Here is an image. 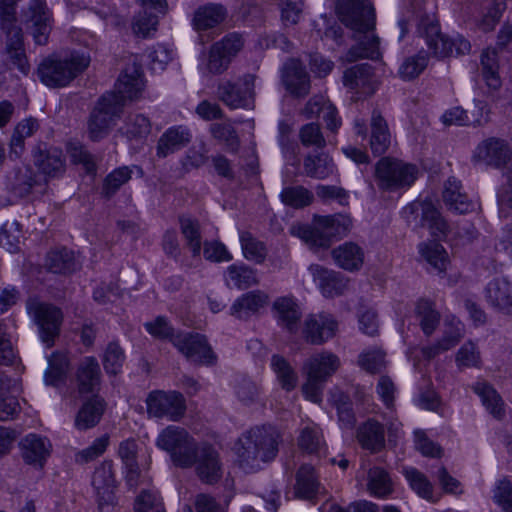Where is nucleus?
Masks as SVG:
<instances>
[{
	"mask_svg": "<svg viewBox=\"0 0 512 512\" xmlns=\"http://www.w3.org/2000/svg\"><path fill=\"white\" fill-rule=\"evenodd\" d=\"M156 445L167 451L175 465L188 468L196 465L199 478L208 484L221 477L218 452L207 443L198 445L189 433L178 426H168L158 435Z\"/></svg>",
	"mask_w": 512,
	"mask_h": 512,
	"instance_id": "nucleus-1",
	"label": "nucleus"
},
{
	"mask_svg": "<svg viewBox=\"0 0 512 512\" xmlns=\"http://www.w3.org/2000/svg\"><path fill=\"white\" fill-rule=\"evenodd\" d=\"M336 12L341 22L354 31L357 44L352 46L346 59L355 62L359 59L380 57L379 38L372 32L375 28L374 8L368 0H337Z\"/></svg>",
	"mask_w": 512,
	"mask_h": 512,
	"instance_id": "nucleus-2",
	"label": "nucleus"
},
{
	"mask_svg": "<svg viewBox=\"0 0 512 512\" xmlns=\"http://www.w3.org/2000/svg\"><path fill=\"white\" fill-rule=\"evenodd\" d=\"M279 441L272 426H256L242 433L234 446L238 466L246 473L261 470L276 458Z\"/></svg>",
	"mask_w": 512,
	"mask_h": 512,
	"instance_id": "nucleus-3",
	"label": "nucleus"
},
{
	"mask_svg": "<svg viewBox=\"0 0 512 512\" xmlns=\"http://www.w3.org/2000/svg\"><path fill=\"white\" fill-rule=\"evenodd\" d=\"M351 227L352 220L348 215L335 214L316 216L312 225H294L291 228V232L311 248H328L333 239L346 236Z\"/></svg>",
	"mask_w": 512,
	"mask_h": 512,
	"instance_id": "nucleus-4",
	"label": "nucleus"
},
{
	"mask_svg": "<svg viewBox=\"0 0 512 512\" xmlns=\"http://www.w3.org/2000/svg\"><path fill=\"white\" fill-rule=\"evenodd\" d=\"M416 32L424 38L431 52L437 58L452 55H465L471 51L470 42L461 35L449 37L441 33L438 21L433 14L421 13L417 15Z\"/></svg>",
	"mask_w": 512,
	"mask_h": 512,
	"instance_id": "nucleus-5",
	"label": "nucleus"
},
{
	"mask_svg": "<svg viewBox=\"0 0 512 512\" xmlns=\"http://www.w3.org/2000/svg\"><path fill=\"white\" fill-rule=\"evenodd\" d=\"M89 65L84 54L72 52L66 58L50 56L42 60L37 68L40 81L50 88L65 87Z\"/></svg>",
	"mask_w": 512,
	"mask_h": 512,
	"instance_id": "nucleus-6",
	"label": "nucleus"
},
{
	"mask_svg": "<svg viewBox=\"0 0 512 512\" xmlns=\"http://www.w3.org/2000/svg\"><path fill=\"white\" fill-rule=\"evenodd\" d=\"M374 175L379 189L394 192L409 188L417 179L418 168L399 159L383 157L377 162Z\"/></svg>",
	"mask_w": 512,
	"mask_h": 512,
	"instance_id": "nucleus-7",
	"label": "nucleus"
},
{
	"mask_svg": "<svg viewBox=\"0 0 512 512\" xmlns=\"http://www.w3.org/2000/svg\"><path fill=\"white\" fill-rule=\"evenodd\" d=\"M172 344L193 364L210 366L216 363L217 356L203 334L179 332L172 338Z\"/></svg>",
	"mask_w": 512,
	"mask_h": 512,
	"instance_id": "nucleus-8",
	"label": "nucleus"
},
{
	"mask_svg": "<svg viewBox=\"0 0 512 512\" xmlns=\"http://www.w3.org/2000/svg\"><path fill=\"white\" fill-rule=\"evenodd\" d=\"M402 215L408 224L427 227L433 236L447 234L448 224L431 201H414L404 207Z\"/></svg>",
	"mask_w": 512,
	"mask_h": 512,
	"instance_id": "nucleus-9",
	"label": "nucleus"
},
{
	"mask_svg": "<svg viewBox=\"0 0 512 512\" xmlns=\"http://www.w3.org/2000/svg\"><path fill=\"white\" fill-rule=\"evenodd\" d=\"M255 76L246 74L237 81L222 80L217 87V96L231 109L250 108L254 102Z\"/></svg>",
	"mask_w": 512,
	"mask_h": 512,
	"instance_id": "nucleus-10",
	"label": "nucleus"
},
{
	"mask_svg": "<svg viewBox=\"0 0 512 512\" xmlns=\"http://www.w3.org/2000/svg\"><path fill=\"white\" fill-rule=\"evenodd\" d=\"M27 309L38 326L43 343L47 347L53 346L63 320L61 310L51 304L36 301L28 302Z\"/></svg>",
	"mask_w": 512,
	"mask_h": 512,
	"instance_id": "nucleus-11",
	"label": "nucleus"
},
{
	"mask_svg": "<svg viewBox=\"0 0 512 512\" xmlns=\"http://www.w3.org/2000/svg\"><path fill=\"white\" fill-rule=\"evenodd\" d=\"M146 404L149 416L171 421H178L186 410L184 397L175 391H153L148 395Z\"/></svg>",
	"mask_w": 512,
	"mask_h": 512,
	"instance_id": "nucleus-12",
	"label": "nucleus"
},
{
	"mask_svg": "<svg viewBox=\"0 0 512 512\" xmlns=\"http://www.w3.org/2000/svg\"><path fill=\"white\" fill-rule=\"evenodd\" d=\"M338 322L329 313L321 312L306 316L301 334L311 345H322L332 339L337 332Z\"/></svg>",
	"mask_w": 512,
	"mask_h": 512,
	"instance_id": "nucleus-13",
	"label": "nucleus"
},
{
	"mask_svg": "<svg viewBox=\"0 0 512 512\" xmlns=\"http://www.w3.org/2000/svg\"><path fill=\"white\" fill-rule=\"evenodd\" d=\"M25 23L36 44L48 43L52 19L45 0H31L28 11L25 13Z\"/></svg>",
	"mask_w": 512,
	"mask_h": 512,
	"instance_id": "nucleus-14",
	"label": "nucleus"
},
{
	"mask_svg": "<svg viewBox=\"0 0 512 512\" xmlns=\"http://www.w3.org/2000/svg\"><path fill=\"white\" fill-rule=\"evenodd\" d=\"M34 163L47 178L61 177L65 170V156L61 149L39 144L33 151Z\"/></svg>",
	"mask_w": 512,
	"mask_h": 512,
	"instance_id": "nucleus-15",
	"label": "nucleus"
},
{
	"mask_svg": "<svg viewBox=\"0 0 512 512\" xmlns=\"http://www.w3.org/2000/svg\"><path fill=\"white\" fill-rule=\"evenodd\" d=\"M139 2L143 11L140 12L133 22V31L136 35L148 37L151 32H155L158 25L159 15H164L167 11L166 0H136Z\"/></svg>",
	"mask_w": 512,
	"mask_h": 512,
	"instance_id": "nucleus-16",
	"label": "nucleus"
},
{
	"mask_svg": "<svg viewBox=\"0 0 512 512\" xmlns=\"http://www.w3.org/2000/svg\"><path fill=\"white\" fill-rule=\"evenodd\" d=\"M281 78L286 90L295 97H305L310 91L309 74L298 59L285 62Z\"/></svg>",
	"mask_w": 512,
	"mask_h": 512,
	"instance_id": "nucleus-17",
	"label": "nucleus"
},
{
	"mask_svg": "<svg viewBox=\"0 0 512 512\" xmlns=\"http://www.w3.org/2000/svg\"><path fill=\"white\" fill-rule=\"evenodd\" d=\"M19 447L24 462L36 468H43L52 449L48 438L35 433L24 436Z\"/></svg>",
	"mask_w": 512,
	"mask_h": 512,
	"instance_id": "nucleus-18",
	"label": "nucleus"
},
{
	"mask_svg": "<svg viewBox=\"0 0 512 512\" xmlns=\"http://www.w3.org/2000/svg\"><path fill=\"white\" fill-rule=\"evenodd\" d=\"M92 485L96 491L98 506L100 510L114 505L115 501V478L113 466L109 462L102 463L96 468L92 476Z\"/></svg>",
	"mask_w": 512,
	"mask_h": 512,
	"instance_id": "nucleus-19",
	"label": "nucleus"
},
{
	"mask_svg": "<svg viewBox=\"0 0 512 512\" xmlns=\"http://www.w3.org/2000/svg\"><path fill=\"white\" fill-rule=\"evenodd\" d=\"M511 157L508 144L498 138H488L476 147L473 159L494 167L504 166Z\"/></svg>",
	"mask_w": 512,
	"mask_h": 512,
	"instance_id": "nucleus-20",
	"label": "nucleus"
},
{
	"mask_svg": "<svg viewBox=\"0 0 512 512\" xmlns=\"http://www.w3.org/2000/svg\"><path fill=\"white\" fill-rule=\"evenodd\" d=\"M144 86L145 81L141 65L133 62L120 74L115 84V90L126 100H135L141 96Z\"/></svg>",
	"mask_w": 512,
	"mask_h": 512,
	"instance_id": "nucleus-21",
	"label": "nucleus"
},
{
	"mask_svg": "<svg viewBox=\"0 0 512 512\" xmlns=\"http://www.w3.org/2000/svg\"><path fill=\"white\" fill-rule=\"evenodd\" d=\"M191 139L192 134L187 126H172L160 136L156 147V155L159 158H165L186 147Z\"/></svg>",
	"mask_w": 512,
	"mask_h": 512,
	"instance_id": "nucleus-22",
	"label": "nucleus"
},
{
	"mask_svg": "<svg viewBox=\"0 0 512 512\" xmlns=\"http://www.w3.org/2000/svg\"><path fill=\"white\" fill-rule=\"evenodd\" d=\"M101 368L96 358H83L76 371L77 389L80 394L94 393L101 385Z\"/></svg>",
	"mask_w": 512,
	"mask_h": 512,
	"instance_id": "nucleus-23",
	"label": "nucleus"
},
{
	"mask_svg": "<svg viewBox=\"0 0 512 512\" xmlns=\"http://www.w3.org/2000/svg\"><path fill=\"white\" fill-rule=\"evenodd\" d=\"M118 455L126 469V483L131 489H135L141 483V471L139 469L138 443L134 438H129L120 442Z\"/></svg>",
	"mask_w": 512,
	"mask_h": 512,
	"instance_id": "nucleus-24",
	"label": "nucleus"
},
{
	"mask_svg": "<svg viewBox=\"0 0 512 512\" xmlns=\"http://www.w3.org/2000/svg\"><path fill=\"white\" fill-rule=\"evenodd\" d=\"M339 367L340 359L336 354L330 351H322L311 356L305 362L303 369L307 376L327 381Z\"/></svg>",
	"mask_w": 512,
	"mask_h": 512,
	"instance_id": "nucleus-25",
	"label": "nucleus"
},
{
	"mask_svg": "<svg viewBox=\"0 0 512 512\" xmlns=\"http://www.w3.org/2000/svg\"><path fill=\"white\" fill-rule=\"evenodd\" d=\"M3 32L7 37L5 52L8 59L23 75H27L30 71V65L25 54L21 28L3 29Z\"/></svg>",
	"mask_w": 512,
	"mask_h": 512,
	"instance_id": "nucleus-26",
	"label": "nucleus"
},
{
	"mask_svg": "<svg viewBox=\"0 0 512 512\" xmlns=\"http://www.w3.org/2000/svg\"><path fill=\"white\" fill-rule=\"evenodd\" d=\"M309 270L314 279L318 281L321 292L325 297L340 295L347 288V280L339 272L328 270L320 265H311Z\"/></svg>",
	"mask_w": 512,
	"mask_h": 512,
	"instance_id": "nucleus-27",
	"label": "nucleus"
},
{
	"mask_svg": "<svg viewBox=\"0 0 512 512\" xmlns=\"http://www.w3.org/2000/svg\"><path fill=\"white\" fill-rule=\"evenodd\" d=\"M273 309L276 312L279 325L290 334H296L302 317V312L296 300L291 297H280L275 300Z\"/></svg>",
	"mask_w": 512,
	"mask_h": 512,
	"instance_id": "nucleus-28",
	"label": "nucleus"
},
{
	"mask_svg": "<svg viewBox=\"0 0 512 512\" xmlns=\"http://www.w3.org/2000/svg\"><path fill=\"white\" fill-rule=\"evenodd\" d=\"M106 403L103 398L94 396L85 401L76 414L74 426L79 431L95 427L101 420Z\"/></svg>",
	"mask_w": 512,
	"mask_h": 512,
	"instance_id": "nucleus-29",
	"label": "nucleus"
},
{
	"mask_svg": "<svg viewBox=\"0 0 512 512\" xmlns=\"http://www.w3.org/2000/svg\"><path fill=\"white\" fill-rule=\"evenodd\" d=\"M486 299L505 313L512 312V286L505 278H495L486 287Z\"/></svg>",
	"mask_w": 512,
	"mask_h": 512,
	"instance_id": "nucleus-30",
	"label": "nucleus"
},
{
	"mask_svg": "<svg viewBox=\"0 0 512 512\" xmlns=\"http://www.w3.org/2000/svg\"><path fill=\"white\" fill-rule=\"evenodd\" d=\"M332 257L340 268L350 272L359 270L364 262L363 249L353 242H345L333 249Z\"/></svg>",
	"mask_w": 512,
	"mask_h": 512,
	"instance_id": "nucleus-31",
	"label": "nucleus"
},
{
	"mask_svg": "<svg viewBox=\"0 0 512 512\" xmlns=\"http://www.w3.org/2000/svg\"><path fill=\"white\" fill-rule=\"evenodd\" d=\"M10 180L12 189L21 197L27 196L34 191L39 193L43 191L41 177L29 166L16 168Z\"/></svg>",
	"mask_w": 512,
	"mask_h": 512,
	"instance_id": "nucleus-32",
	"label": "nucleus"
},
{
	"mask_svg": "<svg viewBox=\"0 0 512 512\" xmlns=\"http://www.w3.org/2000/svg\"><path fill=\"white\" fill-rule=\"evenodd\" d=\"M267 299V295L260 290L247 292L234 301L230 314L238 319H247L258 312L267 303Z\"/></svg>",
	"mask_w": 512,
	"mask_h": 512,
	"instance_id": "nucleus-33",
	"label": "nucleus"
},
{
	"mask_svg": "<svg viewBox=\"0 0 512 512\" xmlns=\"http://www.w3.org/2000/svg\"><path fill=\"white\" fill-rule=\"evenodd\" d=\"M461 190L462 185L460 181L455 178H449L445 183L443 200L450 210L464 214L472 211L474 204Z\"/></svg>",
	"mask_w": 512,
	"mask_h": 512,
	"instance_id": "nucleus-34",
	"label": "nucleus"
},
{
	"mask_svg": "<svg viewBox=\"0 0 512 512\" xmlns=\"http://www.w3.org/2000/svg\"><path fill=\"white\" fill-rule=\"evenodd\" d=\"M299 448L311 455L321 457L326 453V442L321 428L316 424H310L300 430L298 437Z\"/></svg>",
	"mask_w": 512,
	"mask_h": 512,
	"instance_id": "nucleus-35",
	"label": "nucleus"
},
{
	"mask_svg": "<svg viewBox=\"0 0 512 512\" xmlns=\"http://www.w3.org/2000/svg\"><path fill=\"white\" fill-rule=\"evenodd\" d=\"M358 440L362 447L377 452L384 447L385 432L383 425L375 419H368L359 428Z\"/></svg>",
	"mask_w": 512,
	"mask_h": 512,
	"instance_id": "nucleus-36",
	"label": "nucleus"
},
{
	"mask_svg": "<svg viewBox=\"0 0 512 512\" xmlns=\"http://www.w3.org/2000/svg\"><path fill=\"white\" fill-rule=\"evenodd\" d=\"M391 143V135L385 119L377 111L371 117L369 145L374 155L384 154Z\"/></svg>",
	"mask_w": 512,
	"mask_h": 512,
	"instance_id": "nucleus-37",
	"label": "nucleus"
},
{
	"mask_svg": "<svg viewBox=\"0 0 512 512\" xmlns=\"http://www.w3.org/2000/svg\"><path fill=\"white\" fill-rule=\"evenodd\" d=\"M321 489L315 469L310 465H302L296 475V495L299 498L311 500L321 493Z\"/></svg>",
	"mask_w": 512,
	"mask_h": 512,
	"instance_id": "nucleus-38",
	"label": "nucleus"
},
{
	"mask_svg": "<svg viewBox=\"0 0 512 512\" xmlns=\"http://www.w3.org/2000/svg\"><path fill=\"white\" fill-rule=\"evenodd\" d=\"M304 174L307 177L323 180L332 175L335 166L331 157L326 153L308 154L303 161Z\"/></svg>",
	"mask_w": 512,
	"mask_h": 512,
	"instance_id": "nucleus-39",
	"label": "nucleus"
},
{
	"mask_svg": "<svg viewBox=\"0 0 512 512\" xmlns=\"http://www.w3.org/2000/svg\"><path fill=\"white\" fill-rule=\"evenodd\" d=\"M480 66L481 76L486 86L492 91H497L502 85V80L499 75V60L496 49H486L482 52Z\"/></svg>",
	"mask_w": 512,
	"mask_h": 512,
	"instance_id": "nucleus-40",
	"label": "nucleus"
},
{
	"mask_svg": "<svg viewBox=\"0 0 512 512\" xmlns=\"http://www.w3.org/2000/svg\"><path fill=\"white\" fill-rule=\"evenodd\" d=\"M225 283L230 288L247 289L258 283L256 271L245 264H232L225 272Z\"/></svg>",
	"mask_w": 512,
	"mask_h": 512,
	"instance_id": "nucleus-41",
	"label": "nucleus"
},
{
	"mask_svg": "<svg viewBox=\"0 0 512 512\" xmlns=\"http://www.w3.org/2000/svg\"><path fill=\"white\" fill-rule=\"evenodd\" d=\"M366 487L370 495L376 498H386L393 492V482L389 473L377 466L368 470Z\"/></svg>",
	"mask_w": 512,
	"mask_h": 512,
	"instance_id": "nucleus-42",
	"label": "nucleus"
},
{
	"mask_svg": "<svg viewBox=\"0 0 512 512\" xmlns=\"http://www.w3.org/2000/svg\"><path fill=\"white\" fill-rule=\"evenodd\" d=\"M225 15L226 10L222 5L209 3L195 11L193 25L197 30L213 28L224 20Z\"/></svg>",
	"mask_w": 512,
	"mask_h": 512,
	"instance_id": "nucleus-43",
	"label": "nucleus"
},
{
	"mask_svg": "<svg viewBox=\"0 0 512 512\" xmlns=\"http://www.w3.org/2000/svg\"><path fill=\"white\" fill-rule=\"evenodd\" d=\"M415 317L426 336H430L440 323V313L435 309L433 302L420 299L415 308Z\"/></svg>",
	"mask_w": 512,
	"mask_h": 512,
	"instance_id": "nucleus-44",
	"label": "nucleus"
},
{
	"mask_svg": "<svg viewBox=\"0 0 512 512\" xmlns=\"http://www.w3.org/2000/svg\"><path fill=\"white\" fill-rule=\"evenodd\" d=\"M45 266L52 273L66 274L76 269L73 253L67 248L51 250L45 261Z\"/></svg>",
	"mask_w": 512,
	"mask_h": 512,
	"instance_id": "nucleus-45",
	"label": "nucleus"
},
{
	"mask_svg": "<svg viewBox=\"0 0 512 512\" xmlns=\"http://www.w3.org/2000/svg\"><path fill=\"white\" fill-rule=\"evenodd\" d=\"M179 224L187 248L194 257L199 256L202 248V235L198 220L181 216Z\"/></svg>",
	"mask_w": 512,
	"mask_h": 512,
	"instance_id": "nucleus-46",
	"label": "nucleus"
},
{
	"mask_svg": "<svg viewBox=\"0 0 512 512\" xmlns=\"http://www.w3.org/2000/svg\"><path fill=\"white\" fill-rule=\"evenodd\" d=\"M474 391L480 396L483 405L495 418L501 419L504 416V403L491 385L484 382L477 383L474 386Z\"/></svg>",
	"mask_w": 512,
	"mask_h": 512,
	"instance_id": "nucleus-47",
	"label": "nucleus"
},
{
	"mask_svg": "<svg viewBox=\"0 0 512 512\" xmlns=\"http://www.w3.org/2000/svg\"><path fill=\"white\" fill-rule=\"evenodd\" d=\"M372 75L373 68L370 64H358L344 72L343 83L352 90L364 89L370 86Z\"/></svg>",
	"mask_w": 512,
	"mask_h": 512,
	"instance_id": "nucleus-48",
	"label": "nucleus"
},
{
	"mask_svg": "<svg viewBox=\"0 0 512 512\" xmlns=\"http://www.w3.org/2000/svg\"><path fill=\"white\" fill-rule=\"evenodd\" d=\"M68 359L64 354L53 353L48 359V368L44 374L47 385L58 386L64 382L68 370Z\"/></svg>",
	"mask_w": 512,
	"mask_h": 512,
	"instance_id": "nucleus-49",
	"label": "nucleus"
},
{
	"mask_svg": "<svg viewBox=\"0 0 512 512\" xmlns=\"http://www.w3.org/2000/svg\"><path fill=\"white\" fill-rule=\"evenodd\" d=\"M122 129L129 139L143 140L151 132V122L144 114L131 113L127 116Z\"/></svg>",
	"mask_w": 512,
	"mask_h": 512,
	"instance_id": "nucleus-50",
	"label": "nucleus"
},
{
	"mask_svg": "<svg viewBox=\"0 0 512 512\" xmlns=\"http://www.w3.org/2000/svg\"><path fill=\"white\" fill-rule=\"evenodd\" d=\"M240 243L244 257L256 264H261L267 256L266 245L255 238L250 232L243 231L240 233Z\"/></svg>",
	"mask_w": 512,
	"mask_h": 512,
	"instance_id": "nucleus-51",
	"label": "nucleus"
},
{
	"mask_svg": "<svg viewBox=\"0 0 512 512\" xmlns=\"http://www.w3.org/2000/svg\"><path fill=\"white\" fill-rule=\"evenodd\" d=\"M462 329L458 326L451 327L445 331L442 338L434 345L422 348V354L427 359H432L442 352L456 346L462 338Z\"/></svg>",
	"mask_w": 512,
	"mask_h": 512,
	"instance_id": "nucleus-52",
	"label": "nucleus"
},
{
	"mask_svg": "<svg viewBox=\"0 0 512 512\" xmlns=\"http://www.w3.org/2000/svg\"><path fill=\"white\" fill-rule=\"evenodd\" d=\"M271 366L277 376V380L284 390L291 391L296 387L298 381L297 374L285 358L279 355H273Z\"/></svg>",
	"mask_w": 512,
	"mask_h": 512,
	"instance_id": "nucleus-53",
	"label": "nucleus"
},
{
	"mask_svg": "<svg viewBox=\"0 0 512 512\" xmlns=\"http://www.w3.org/2000/svg\"><path fill=\"white\" fill-rule=\"evenodd\" d=\"M212 136L223 143L230 153H236L240 147V140L235 128L228 122L213 123L210 126Z\"/></svg>",
	"mask_w": 512,
	"mask_h": 512,
	"instance_id": "nucleus-54",
	"label": "nucleus"
},
{
	"mask_svg": "<svg viewBox=\"0 0 512 512\" xmlns=\"http://www.w3.org/2000/svg\"><path fill=\"white\" fill-rule=\"evenodd\" d=\"M403 473L410 487L418 496L429 501H434L433 485L422 472L416 468L409 467L405 468Z\"/></svg>",
	"mask_w": 512,
	"mask_h": 512,
	"instance_id": "nucleus-55",
	"label": "nucleus"
},
{
	"mask_svg": "<svg viewBox=\"0 0 512 512\" xmlns=\"http://www.w3.org/2000/svg\"><path fill=\"white\" fill-rule=\"evenodd\" d=\"M419 252L438 272H443L446 269L447 253L441 244L434 241L421 243L419 245Z\"/></svg>",
	"mask_w": 512,
	"mask_h": 512,
	"instance_id": "nucleus-56",
	"label": "nucleus"
},
{
	"mask_svg": "<svg viewBox=\"0 0 512 512\" xmlns=\"http://www.w3.org/2000/svg\"><path fill=\"white\" fill-rule=\"evenodd\" d=\"M280 198L285 205L298 209L310 205L313 194L303 186H290L282 190Z\"/></svg>",
	"mask_w": 512,
	"mask_h": 512,
	"instance_id": "nucleus-57",
	"label": "nucleus"
},
{
	"mask_svg": "<svg viewBox=\"0 0 512 512\" xmlns=\"http://www.w3.org/2000/svg\"><path fill=\"white\" fill-rule=\"evenodd\" d=\"M132 171L126 167H120L110 172L104 179L102 195L109 199L131 179Z\"/></svg>",
	"mask_w": 512,
	"mask_h": 512,
	"instance_id": "nucleus-58",
	"label": "nucleus"
},
{
	"mask_svg": "<svg viewBox=\"0 0 512 512\" xmlns=\"http://www.w3.org/2000/svg\"><path fill=\"white\" fill-rule=\"evenodd\" d=\"M22 239L20 224L17 221H7L0 230V246L11 253L19 251Z\"/></svg>",
	"mask_w": 512,
	"mask_h": 512,
	"instance_id": "nucleus-59",
	"label": "nucleus"
},
{
	"mask_svg": "<svg viewBox=\"0 0 512 512\" xmlns=\"http://www.w3.org/2000/svg\"><path fill=\"white\" fill-rule=\"evenodd\" d=\"M235 394L237 399L246 406L259 403L261 400L260 388L254 381L246 377H242L237 381Z\"/></svg>",
	"mask_w": 512,
	"mask_h": 512,
	"instance_id": "nucleus-60",
	"label": "nucleus"
},
{
	"mask_svg": "<svg viewBox=\"0 0 512 512\" xmlns=\"http://www.w3.org/2000/svg\"><path fill=\"white\" fill-rule=\"evenodd\" d=\"M126 99L117 91L104 94L94 108L111 119L118 118L122 112Z\"/></svg>",
	"mask_w": 512,
	"mask_h": 512,
	"instance_id": "nucleus-61",
	"label": "nucleus"
},
{
	"mask_svg": "<svg viewBox=\"0 0 512 512\" xmlns=\"http://www.w3.org/2000/svg\"><path fill=\"white\" fill-rule=\"evenodd\" d=\"M358 365L370 374L380 373L386 365L385 353L380 349L365 350L358 357Z\"/></svg>",
	"mask_w": 512,
	"mask_h": 512,
	"instance_id": "nucleus-62",
	"label": "nucleus"
},
{
	"mask_svg": "<svg viewBox=\"0 0 512 512\" xmlns=\"http://www.w3.org/2000/svg\"><path fill=\"white\" fill-rule=\"evenodd\" d=\"M125 361L123 349L117 342H111L107 345L103 357L104 369L108 374L116 375L121 371Z\"/></svg>",
	"mask_w": 512,
	"mask_h": 512,
	"instance_id": "nucleus-63",
	"label": "nucleus"
},
{
	"mask_svg": "<svg viewBox=\"0 0 512 512\" xmlns=\"http://www.w3.org/2000/svg\"><path fill=\"white\" fill-rule=\"evenodd\" d=\"M428 64V58L423 53L408 57L400 65L398 73L403 80H411L418 77Z\"/></svg>",
	"mask_w": 512,
	"mask_h": 512,
	"instance_id": "nucleus-64",
	"label": "nucleus"
}]
</instances>
